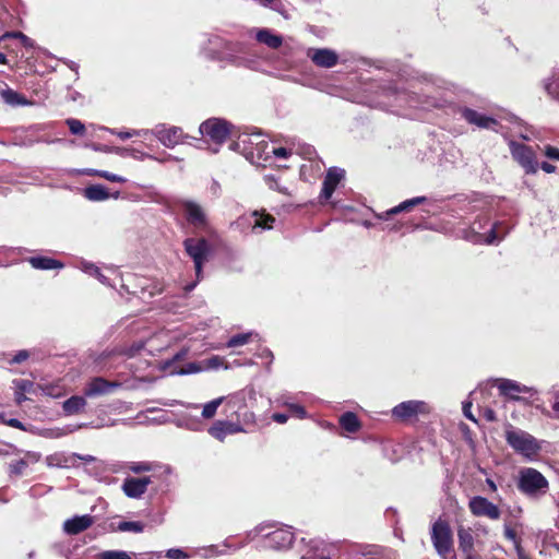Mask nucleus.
I'll return each mask as SVG.
<instances>
[{
  "label": "nucleus",
  "mask_w": 559,
  "mask_h": 559,
  "mask_svg": "<svg viewBox=\"0 0 559 559\" xmlns=\"http://www.w3.org/2000/svg\"><path fill=\"white\" fill-rule=\"evenodd\" d=\"M538 167H540L547 174H552L556 171V166L547 162H543Z\"/></svg>",
  "instance_id": "nucleus-60"
},
{
  "label": "nucleus",
  "mask_w": 559,
  "mask_h": 559,
  "mask_svg": "<svg viewBox=\"0 0 559 559\" xmlns=\"http://www.w3.org/2000/svg\"><path fill=\"white\" fill-rule=\"evenodd\" d=\"M135 554L123 550H106L98 555V559H132Z\"/></svg>",
  "instance_id": "nucleus-36"
},
{
  "label": "nucleus",
  "mask_w": 559,
  "mask_h": 559,
  "mask_svg": "<svg viewBox=\"0 0 559 559\" xmlns=\"http://www.w3.org/2000/svg\"><path fill=\"white\" fill-rule=\"evenodd\" d=\"M202 365H203V368L204 369H217L219 367H225L227 368V366H225V359L221 356H212L205 360L202 361Z\"/></svg>",
  "instance_id": "nucleus-41"
},
{
  "label": "nucleus",
  "mask_w": 559,
  "mask_h": 559,
  "mask_svg": "<svg viewBox=\"0 0 559 559\" xmlns=\"http://www.w3.org/2000/svg\"><path fill=\"white\" fill-rule=\"evenodd\" d=\"M478 534L474 535L469 527H460L457 530L459 549L466 555L477 554L476 547L480 549L483 542L477 539Z\"/></svg>",
  "instance_id": "nucleus-17"
},
{
  "label": "nucleus",
  "mask_w": 559,
  "mask_h": 559,
  "mask_svg": "<svg viewBox=\"0 0 559 559\" xmlns=\"http://www.w3.org/2000/svg\"><path fill=\"white\" fill-rule=\"evenodd\" d=\"M80 269H81L84 273H86V274H88V275H91V276H94V277H95V275H96V274H99V271H100V270L98 269V266H96V265H95V264H93V263L86 262V261L81 262V264H80Z\"/></svg>",
  "instance_id": "nucleus-45"
},
{
  "label": "nucleus",
  "mask_w": 559,
  "mask_h": 559,
  "mask_svg": "<svg viewBox=\"0 0 559 559\" xmlns=\"http://www.w3.org/2000/svg\"><path fill=\"white\" fill-rule=\"evenodd\" d=\"M544 88L551 98L559 100V68L544 81Z\"/></svg>",
  "instance_id": "nucleus-31"
},
{
  "label": "nucleus",
  "mask_w": 559,
  "mask_h": 559,
  "mask_svg": "<svg viewBox=\"0 0 559 559\" xmlns=\"http://www.w3.org/2000/svg\"><path fill=\"white\" fill-rule=\"evenodd\" d=\"M340 424L348 432H356L360 427L357 416L350 412L341 416Z\"/></svg>",
  "instance_id": "nucleus-35"
},
{
  "label": "nucleus",
  "mask_w": 559,
  "mask_h": 559,
  "mask_svg": "<svg viewBox=\"0 0 559 559\" xmlns=\"http://www.w3.org/2000/svg\"><path fill=\"white\" fill-rule=\"evenodd\" d=\"M29 264L37 270L62 269L63 263L49 257H32L28 259Z\"/></svg>",
  "instance_id": "nucleus-27"
},
{
  "label": "nucleus",
  "mask_w": 559,
  "mask_h": 559,
  "mask_svg": "<svg viewBox=\"0 0 559 559\" xmlns=\"http://www.w3.org/2000/svg\"><path fill=\"white\" fill-rule=\"evenodd\" d=\"M5 423L10 427L17 428V429H24L23 424L19 419L11 418Z\"/></svg>",
  "instance_id": "nucleus-62"
},
{
  "label": "nucleus",
  "mask_w": 559,
  "mask_h": 559,
  "mask_svg": "<svg viewBox=\"0 0 559 559\" xmlns=\"http://www.w3.org/2000/svg\"><path fill=\"white\" fill-rule=\"evenodd\" d=\"M260 3L264 7H269L273 9L274 11L280 12L281 14H284V4L280 0H259Z\"/></svg>",
  "instance_id": "nucleus-44"
},
{
  "label": "nucleus",
  "mask_w": 559,
  "mask_h": 559,
  "mask_svg": "<svg viewBox=\"0 0 559 559\" xmlns=\"http://www.w3.org/2000/svg\"><path fill=\"white\" fill-rule=\"evenodd\" d=\"M127 467L135 474H141L152 471L153 464L148 462H131L127 465Z\"/></svg>",
  "instance_id": "nucleus-42"
},
{
  "label": "nucleus",
  "mask_w": 559,
  "mask_h": 559,
  "mask_svg": "<svg viewBox=\"0 0 559 559\" xmlns=\"http://www.w3.org/2000/svg\"><path fill=\"white\" fill-rule=\"evenodd\" d=\"M286 405H287L288 409L290 411V413L293 415H295L296 417L305 418L307 416L305 408L302 406H300L299 404L290 403V404H286Z\"/></svg>",
  "instance_id": "nucleus-50"
},
{
  "label": "nucleus",
  "mask_w": 559,
  "mask_h": 559,
  "mask_svg": "<svg viewBox=\"0 0 559 559\" xmlns=\"http://www.w3.org/2000/svg\"><path fill=\"white\" fill-rule=\"evenodd\" d=\"M209 57L237 67L252 68L254 61L246 57L247 46L241 41H231L218 35L207 39L205 48Z\"/></svg>",
  "instance_id": "nucleus-1"
},
{
  "label": "nucleus",
  "mask_w": 559,
  "mask_h": 559,
  "mask_svg": "<svg viewBox=\"0 0 559 559\" xmlns=\"http://www.w3.org/2000/svg\"><path fill=\"white\" fill-rule=\"evenodd\" d=\"M40 459H41V454L38 452H33V451L25 452L24 456L22 457V460L26 463L27 466L29 464L39 462Z\"/></svg>",
  "instance_id": "nucleus-48"
},
{
  "label": "nucleus",
  "mask_w": 559,
  "mask_h": 559,
  "mask_svg": "<svg viewBox=\"0 0 559 559\" xmlns=\"http://www.w3.org/2000/svg\"><path fill=\"white\" fill-rule=\"evenodd\" d=\"M225 400V396H221L205 403L202 406L201 418L206 420L212 419L216 415L218 407L223 404Z\"/></svg>",
  "instance_id": "nucleus-33"
},
{
  "label": "nucleus",
  "mask_w": 559,
  "mask_h": 559,
  "mask_svg": "<svg viewBox=\"0 0 559 559\" xmlns=\"http://www.w3.org/2000/svg\"><path fill=\"white\" fill-rule=\"evenodd\" d=\"M254 32H255L254 37H255L257 41L265 45L266 47H269L271 49L278 48L283 43V38L269 28H260V29H255Z\"/></svg>",
  "instance_id": "nucleus-26"
},
{
  "label": "nucleus",
  "mask_w": 559,
  "mask_h": 559,
  "mask_svg": "<svg viewBox=\"0 0 559 559\" xmlns=\"http://www.w3.org/2000/svg\"><path fill=\"white\" fill-rule=\"evenodd\" d=\"M86 405L83 396L74 395L63 402L62 408L67 415H74L80 413Z\"/></svg>",
  "instance_id": "nucleus-30"
},
{
  "label": "nucleus",
  "mask_w": 559,
  "mask_h": 559,
  "mask_svg": "<svg viewBox=\"0 0 559 559\" xmlns=\"http://www.w3.org/2000/svg\"><path fill=\"white\" fill-rule=\"evenodd\" d=\"M182 210L188 223L195 229L205 230L207 228V216L200 204L193 201H185Z\"/></svg>",
  "instance_id": "nucleus-13"
},
{
  "label": "nucleus",
  "mask_w": 559,
  "mask_h": 559,
  "mask_svg": "<svg viewBox=\"0 0 559 559\" xmlns=\"http://www.w3.org/2000/svg\"><path fill=\"white\" fill-rule=\"evenodd\" d=\"M0 96L8 105L11 106H23L28 104L24 96L11 88L0 90Z\"/></svg>",
  "instance_id": "nucleus-32"
},
{
  "label": "nucleus",
  "mask_w": 559,
  "mask_h": 559,
  "mask_svg": "<svg viewBox=\"0 0 559 559\" xmlns=\"http://www.w3.org/2000/svg\"><path fill=\"white\" fill-rule=\"evenodd\" d=\"M183 246L187 254L194 263L197 281H200L203 264L209 260L211 253V246L204 238H187Z\"/></svg>",
  "instance_id": "nucleus-6"
},
{
  "label": "nucleus",
  "mask_w": 559,
  "mask_h": 559,
  "mask_svg": "<svg viewBox=\"0 0 559 559\" xmlns=\"http://www.w3.org/2000/svg\"><path fill=\"white\" fill-rule=\"evenodd\" d=\"M544 154L549 159L559 162V148H557L555 146L547 145V146H545Z\"/></svg>",
  "instance_id": "nucleus-52"
},
{
  "label": "nucleus",
  "mask_w": 559,
  "mask_h": 559,
  "mask_svg": "<svg viewBox=\"0 0 559 559\" xmlns=\"http://www.w3.org/2000/svg\"><path fill=\"white\" fill-rule=\"evenodd\" d=\"M150 133L155 135L159 142L166 147H175L183 139V132L178 127H166L158 124Z\"/></svg>",
  "instance_id": "nucleus-14"
},
{
  "label": "nucleus",
  "mask_w": 559,
  "mask_h": 559,
  "mask_svg": "<svg viewBox=\"0 0 559 559\" xmlns=\"http://www.w3.org/2000/svg\"><path fill=\"white\" fill-rule=\"evenodd\" d=\"M518 489L530 498H538L548 491L549 483L537 469L523 467L519 471Z\"/></svg>",
  "instance_id": "nucleus-4"
},
{
  "label": "nucleus",
  "mask_w": 559,
  "mask_h": 559,
  "mask_svg": "<svg viewBox=\"0 0 559 559\" xmlns=\"http://www.w3.org/2000/svg\"><path fill=\"white\" fill-rule=\"evenodd\" d=\"M274 222L275 218L272 215L253 211L249 215L239 217L236 225L241 230L251 228L252 233H257L258 230L272 229Z\"/></svg>",
  "instance_id": "nucleus-10"
},
{
  "label": "nucleus",
  "mask_w": 559,
  "mask_h": 559,
  "mask_svg": "<svg viewBox=\"0 0 559 559\" xmlns=\"http://www.w3.org/2000/svg\"><path fill=\"white\" fill-rule=\"evenodd\" d=\"M266 539V545L274 549L288 548L294 540V533L290 527H278L270 533L263 534Z\"/></svg>",
  "instance_id": "nucleus-16"
},
{
  "label": "nucleus",
  "mask_w": 559,
  "mask_h": 559,
  "mask_svg": "<svg viewBox=\"0 0 559 559\" xmlns=\"http://www.w3.org/2000/svg\"><path fill=\"white\" fill-rule=\"evenodd\" d=\"M117 530L119 532L142 533L144 530V524L134 521H122L118 524Z\"/></svg>",
  "instance_id": "nucleus-37"
},
{
  "label": "nucleus",
  "mask_w": 559,
  "mask_h": 559,
  "mask_svg": "<svg viewBox=\"0 0 559 559\" xmlns=\"http://www.w3.org/2000/svg\"><path fill=\"white\" fill-rule=\"evenodd\" d=\"M509 148L512 158L524 169L526 174H536L538 170V162L536 154L531 146L516 141L509 142Z\"/></svg>",
  "instance_id": "nucleus-7"
},
{
  "label": "nucleus",
  "mask_w": 559,
  "mask_h": 559,
  "mask_svg": "<svg viewBox=\"0 0 559 559\" xmlns=\"http://www.w3.org/2000/svg\"><path fill=\"white\" fill-rule=\"evenodd\" d=\"M425 201H426L425 197H416V198L403 201L399 205H396L383 213L377 214V217L379 219H383V221L389 219V217H391L392 215L399 214L401 212L411 211L413 207H415L418 204L424 203Z\"/></svg>",
  "instance_id": "nucleus-25"
},
{
  "label": "nucleus",
  "mask_w": 559,
  "mask_h": 559,
  "mask_svg": "<svg viewBox=\"0 0 559 559\" xmlns=\"http://www.w3.org/2000/svg\"><path fill=\"white\" fill-rule=\"evenodd\" d=\"M307 56L321 68H332L338 61V55L329 48H310Z\"/></svg>",
  "instance_id": "nucleus-18"
},
{
  "label": "nucleus",
  "mask_w": 559,
  "mask_h": 559,
  "mask_svg": "<svg viewBox=\"0 0 559 559\" xmlns=\"http://www.w3.org/2000/svg\"><path fill=\"white\" fill-rule=\"evenodd\" d=\"M67 124L73 134H82L85 131L84 124L78 119H68Z\"/></svg>",
  "instance_id": "nucleus-43"
},
{
  "label": "nucleus",
  "mask_w": 559,
  "mask_h": 559,
  "mask_svg": "<svg viewBox=\"0 0 559 559\" xmlns=\"http://www.w3.org/2000/svg\"><path fill=\"white\" fill-rule=\"evenodd\" d=\"M121 383L117 381H108L102 377L93 378L85 386L84 394L87 397H97L112 393L120 388Z\"/></svg>",
  "instance_id": "nucleus-15"
},
{
  "label": "nucleus",
  "mask_w": 559,
  "mask_h": 559,
  "mask_svg": "<svg viewBox=\"0 0 559 559\" xmlns=\"http://www.w3.org/2000/svg\"><path fill=\"white\" fill-rule=\"evenodd\" d=\"M111 152L120 155V156H126L130 153V150L129 148H126V147H114L111 150Z\"/></svg>",
  "instance_id": "nucleus-64"
},
{
  "label": "nucleus",
  "mask_w": 559,
  "mask_h": 559,
  "mask_svg": "<svg viewBox=\"0 0 559 559\" xmlns=\"http://www.w3.org/2000/svg\"><path fill=\"white\" fill-rule=\"evenodd\" d=\"M201 370H204L203 366H199L195 362L189 364L187 370H182L180 373H192V372H199Z\"/></svg>",
  "instance_id": "nucleus-59"
},
{
  "label": "nucleus",
  "mask_w": 559,
  "mask_h": 559,
  "mask_svg": "<svg viewBox=\"0 0 559 559\" xmlns=\"http://www.w3.org/2000/svg\"><path fill=\"white\" fill-rule=\"evenodd\" d=\"M27 465L26 463L20 459L9 463V473L11 476H21L24 474Z\"/></svg>",
  "instance_id": "nucleus-40"
},
{
  "label": "nucleus",
  "mask_w": 559,
  "mask_h": 559,
  "mask_svg": "<svg viewBox=\"0 0 559 559\" xmlns=\"http://www.w3.org/2000/svg\"><path fill=\"white\" fill-rule=\"evenodd\" d=\"M345 171L337 167H331L323 181L322 191L320 193L321 202L328 201L333 192L335 191L337 185L344 178Z\"/></svg>",
  "instance_id": "nucleus-19"
},
{
  "label": "nucleus",
  "mask_w": 559,
  "mask_h": 559,
  "mask_svg": "<svg viewBox=\"0 0 559 559\" xmlns=\"http://www.w3.org/2000/svg\"><path fill=\"white\" fill-rule=\"evenodd\" d=\"M233 151L241 153L249 162L262 165L269 160V143L261 133H242L230 144Z\"/></svg>",
  "instance_id": "nucleus-2"
},
{
  "label": "nucleus",
  "mask_w": 559,
  "mask_h": 559,
  "mask_svg": "<svg viewBox=\"0 0 559 559\" xmlns=\"http://www.w3.org/2000/svg\"><path fill=\"white\" fill-rule=\"evenodd\" d=\"M264 181L269 186L270 189L276 190L282 193H286V189L280 187L275 177H273L271 175H266V176H264Z\"/></svg>",
  "instance_id": "nucleus-47"
},
{
  "label": "nucleus",
  "mask_w": 559,
  "mask_h": 559,
  "mask_svg": "<svg viewBox=\"0 0 559 559\" xmlns=\"http://www.w3.org/2000/svg\"><path fill=\"white\" fill-rule=\"evenodd\" d=\"M199 131L203 136L209 138L216 145L224 143L227 136L231 133L230 124L218 118H212L202 122Z\"/></svg>",
  "instance_id": "nucleus-9"
},
{
  "label": "nucleus",
  "mask_w": 559,
  "mask_h": 559,
  "mask_svg": "<svg viewBox=\"0 0 559 559\" xmlns=\"http://www.w3.org/2000/svg\"><path fill=\"white\" fill-rule=\"evenodd\" d=\"M227 429H228L229 435H235V433L245 431L241 425H239L237 423L228 421V420H227Z\"/></svg>",
  "instance_id": "nucleus-55"
},
{
  "label": "nucleus",
  "mask_w": 559,
  "mask_h": 559,
  "mask_svg": "<svg viewBox=\"0 0 559 559\" xmlns=\"http://www.w3.org/2000/svg\"><path fill=\"white\" fill-rule=\"evenodd\" d=\"M84 197L90 201H104L109 198V192L102 185H92L84 189Z\"/></svg>",
  "instance_id": "nucleus-28"
},
{
  "label": "nucleus",
  "mask_w": 559,
  "mask_h": 559,
  "mask_svg": "<svg viewBox=\"0 0 559 559\" xmlns=\"http://www.w3.org/2000/svg\"><path fill=\"white\" fill-rule=\"evenodd\" d=\"M78 453L56 452L46 456V464L49 467L70 468L78 464Z\"/></svg>",
  "instance_id": "nucleus-23"
},
{
  "label": "nucleus",
  "mask_w": 559,
  "mask_h": 559,
  "mask_svg": "<svg viewBox=\"0 0 559 559\" xmlns=\"http://www.w3.org/2000/svg\"><path fill=\"white\" fill-rule=\"evenodd\" d=\"M209 435L214 439L223 442L228 433L227 429V420H217L215 421L207 430Z\"/></svg>",
  "instance_id": "nucleus-34"
},
{
  "label": "nucleus",
  "mask_w": 559,
  "mask_h": 559,
  "mask_svg": "<svg viewBox=\"0 0 559 559\" xmlns=\"http://www.w3.org/2000/svg\"><path fill=\"white\" fill-rule=\"evenodd\" d=\"M484 416L488 421H495L497 419L496 413L490 408L485 409Z\"/></svg>",
  "instance_id": "nucleus-63"
},
{
  "label": "nucleus",
  "mask_w": 559,
  "mask_h": 559,
  "mask_svg": "<svg viewBox=\"0 0 559 559\" xmlns=\"http://www.w3.org/2000/svg\"><path fill=\"white\" fill-rule=\"evenodd\" d=\"M508 231L509 229L503 223L496 222L490 224L489 218L484 216L472 224L471 230L465 238L474 243L491 245L496 241H500Z\"/></svg>",
  "instance_id": "nucleus-3"
},
{
  "label": "nucleus",
  "mask_w": 559,
  "mask_h": 559,
  "mask_svg": "<svg viewBox=\"0 0 559 559\" xmlns=\"http://www.w3.org/2000/svg\"><path fill=\"white\" fill-rule=\"evenodd\" d=\"M9 36H13L15 38H19L21 40V43L23 44V46H25V47H33L34 46L33 40L29 37H27L26 35H24L23 33H21V32L12 33Z\"/></svg>",
  "instance_id": "nucleus-53"
},
{
  "label": "nucleus",
  "mask_w": 559,
  "mask_h": 559,
  "mask_svg": "<svg viewBox=\"0 0 559 559\" xmlns=\"http://www.w3.org/2000/svg\"><path fill=\"white\" fill-rule=\"evenodd\" d=\"M110 133L117 134L121 140H127L132 136H145L150 133V130H132V131H116L114 129H107Z\"/></svg>",
  "instance_id": "nucleus-38"
},
{
  "label": "nucleus",
  "mask_w": 559,
  "mask_h": 559,
  "mask_svg": "<svg viewBox=\"0 0 559 559\" xmlns=\"http://www.w3.org/2000/svg\"><path fill=\"white\" fill-rule=\"evenodd\" d=\"M166 557L169 559H186L189 556L181 549L173 548L167 550Z\"/></svg>",
  "instance_id": "nucleus-51"
},
{
  "label": "nucleus",
  "mask_w": 559,
  "mask_h": 559,
  "mask_svg": "<svg viewBox=\"0 0 559 559\" xmlns=\"http://www.w3.org/2000/svg\"><path fill=\"white\" fill-rule=\"evenodd\" d=\"M273 420L278 424H285L288 419V416L282 413H275L272 416Z\"/></svg>",
  "instance_id": "nucleus-61"
},
{
  "label": "nucleus",
  "mask_w": 559,
  "mask_h": 559,
  "mask_svg": "<svg viewBox=\"0 0 559 559\" xmlns=\"http://www.w3.org/2000/svg\"><path fill=\"white\" fill-rule=\"evenodd\" d=\"M152 483L151 477L126 478L122 484V490L129 498L139 499L147 490V486Z\"/></svg>",
  "instance_id": "nucleus-21"
},
{
  "label": "nucleus",
  "mask_w": 559,
  "mask_h": 559,
  "mask_svg": "<svg viewBox=\"0 0 559 559\" xmlns=\"http://www.w3.org/2000/svg\"><path fill=\"white\" fill-rule=\"evenodd\" d=\"M93 516L90 514L76 515L63 523V531L69 535H76L87 530L93 524Z\"/></svg>",
  "instance_id": "nucleus-24"
},
{
  "label": "nucleus",
  "mask_w": 559,
  "mask_h": 559,
  "mask_svg": "<svg viewBox=\"0 0 559 559\" xmlns=\"http://www.w3.org/2000/svg\"><path fill=\"white\" fill-rule=\"evenodd\" d=\"M176 425L191 431H202L204 429V424L201 418L189 415L180 416L177 419Z\"/></svg>",
  "instance_id": "nucleus-29"
},
{
  "label": "nucleus",
  "mask_w": 559,
  "mask_h": 559,
  "mask_svg": "<svg viewBox=\"0 0 559 559\" xmlns=\"http://www.w3.org/2000/svg\"><path fill=\"white\" fill-rule=\"evenodd\" d=\"M462 117L471 124H475L478 128L496 130L498 124L497 120L483 115L474 109L464 108L462 110Z\"/></svg>",
  "instance_id": "nucleus-22"
},
{
  "label": "nucleus",
  "mask_w": 559,
  "mask_h": 559,
  "mask_svg": "<svg viewBox=\"0 0 559 559\" xmlns=\"http://www.w3.org/2000/svg\"><path fill=\"white\" fill-rule=\"evenodd\" d=\"M33 383L27 381V380H19L16 381V388H17V391H21V392H26L29 390V388H32Z\"/></svg>",
  "instance_id": "nucleus-57"
},
{
  "label": "nucleus",
  "mask_w": 559,
  "mask_h": 559,
  "mask_svg": "<svg viewBox=\"0 0 559 559\" xmlns=\"http://www.w3.org/2000/svg\"><path fill=\"white\" fill-rule=\"evenodd\" d=\"M29 357V353L27 350H20L10 361L12 364H20L26 360Z\"/></svg>",
  "instance_id": "nucleus-56"
},
{
  "label": "nucleus",
  "mask_w": 559,
  "mask_h": 559,
  "mask_svg": "<svg viewBox=\"0 0 559 559\" xmlns=\"http://www.w3.org/2000/svg\"><path fill=\"white\" fill-rule=\"evenodd\" d=\"M504 537L511 542H513L516 546L519 545L516 538V532L508 524L504 525Z\"/></svg>",
  "instance_id": "nucleus-54"
},
{
  "label": "nucleus",
  "mask_w": 559,
  "mask_h": 559,
  "mask_svg": "<svg viewBox=\"0 0 559 559\" xmlns=\"http://www.w3.org/2000/svg\"><path fill=\"white\" fill-rule=\"evenodd\" d=\"M498 384V389L500 393L511 400H520L519 395L520 393H535L536 391L531 388L523 385L516 381L510 380V379H498L496 380Z\"/></svg>",
  "instance_id": "nucleus-20"
},
{
  "label": "nucleus",
  "mask_w": 559,
  "mask_h": 559,
  "mask_svg": "<svg viewBox=\"0 0 559 559\" xmlns=\"http://www.w3.org/2000/svg\"><path fill=\"white\" fill-rule=\"evenodd\" d=\"M429 412V406L424 401H406L397 404L392 409V415L400 420H408L416 417L418 414H426Z\"/></svg>",
  "instance_id": "nucleus-12"
},
{
  "label": "nucleus",
  "mask_w": 559,
  "mask_h": 559,
  "mask_svg": "<svg viewBox=\"0 0 559 559\" xmlns=\"http://www.w3.org/2000/svg\"><path fill=\"white\" fill-rule=\"evenodd\" d=\"M252 335V332L234 335L227 342V347L242 346L251 340Z\"/></svg>",
  "instance_id": "nucleus-39"
},
{
  "label": "nucleus",
  "mask_w": 559,
  "mask_h": 559,
  "mask_svg": "<svg viewBox=\"0 0 559 559\" xmlns=\"http://www.w3.org/2000/svg\"><path fill=\"white\" fill-rule=\"evenodd\" d=\"M271 155H274L277 158H287L290 155V152L285 147H272L269 148V159Z\"/></svg>",
  "instance_id": "nucleus-49"
},
{
  "label": "nucleus",
  "mask_w": 559,
  "mask_h": 559,
  "mask_svg": "<svg viewBox=\"0 0 559 559\" xmlns=\"http://www.w3.org/2000/svg\"><path fill=\"white\" fill-rule=\"evenodd\" d=\"M506 440L515 452L527 460L535 459L542 449L535 437L524 430L512 427L507 429Z\"/></svg>",
  "instance_id": "nucleus-5"
},
{
  "label": "nucleus",
  "mask_w": 559,
  "mask_h": 559,
  "mask_svg": "<svg viewBox=\"0 0 559 559\" xmlns=\"http://www.w3.org/2000/svg\"><path fill=\"white\" fill-rule=\"evenodd\" d=\"M471 408H472V403L471 402H464L463 403V414L466 418L475 421V418L471 412Z\"/></svg>",
  "instance_id": "nucleus-58"
},
{
  "label": "nucleus",
  "mask_w": 559,
  "mask_h": 559,
  "mask_svg": "<svg viewBox=\"0 0 559 559\" xmlns=\"http://www.w3.org/2000/svg\"><path fill=\"white\" fill-rule=\"evenodd\" d=\"M468 509L474 516L478 518L484 516L496 521L501 516L499 507L481 496L471 498L468 501Z\"/></svg>",
  "instance_id": "nucleus-11"
},
{
  "label": "nucleus",
  "mask_w": 559,
  "mask_h": 559,
  "mask_svg": "<svg viewBox=\"0 0 559 559\" xmlns=\"http://www.w3.org/2000/svg\"><path fill=\"white\" fill-rule=\"evenodd\" d=\"M431 539L433 547L441 557H447L451 552L453 546L452 533L445 521L438 520L433 523Z\"/></svg>",
  "instance_id": "nucleus-8"
},
{
  "label": "nucleus",
  "mask_w": 559,
  "mask_h": 559,
  "mask_svg": "<svg viewBox=\"0 0 559 559\" xmlns=\"http://www.w3.org/2000/svg\"><path fill=\"white\" fill-rule=\"evenodd\" d=\"M97 176L111 182H126V179L123 177L116 174H111L106 170L97 171Z\"/></svg>",
  "instance_id": "nucleus-46"
}]
</instances>
